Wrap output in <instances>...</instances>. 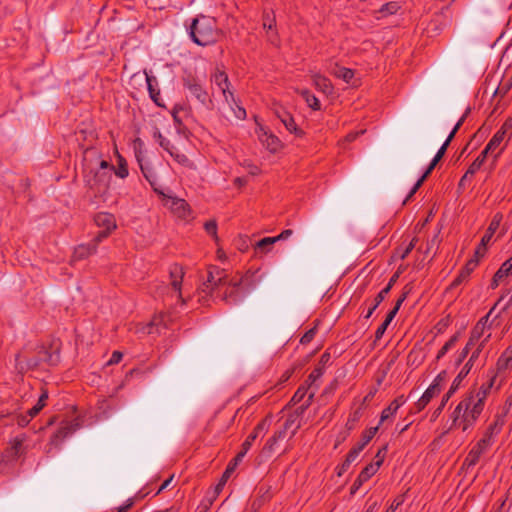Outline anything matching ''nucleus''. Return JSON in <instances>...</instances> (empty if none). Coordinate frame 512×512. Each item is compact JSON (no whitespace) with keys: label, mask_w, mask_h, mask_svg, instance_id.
Wrapping results in <instances>:
<instances>
[{"label":"nucleus","mask_w":512,"mask_h":512,"mask_svg":"<svg viewBox=\"0 0 512 512\" xmlns=\"http://www.w3.org/2000/svg\"><path fill=\"white\" fill-rule=\"evenodd\" d=\"M311 79L316 89H318L325 95L330 96L334 93V87L331 81L326 76L320 73H312Z\"/></svg>","instance_id":"nucleus-16"},{"label":"nucleus","mask_w":512,"mask_h":512,"mask_svg":"<svg viewBox=\"0 0 512 512\" xmlns=\"http://www.w3.org/2000/svg\"><path fill=\"white\" fill-rule=\"evenodd\" d=\"M462 408H466V404H460L455 407L454 411L452 412L451 419H452V427L458 425L459 422L462 420Z\"/></svg>","instance_id":"nucleus-45"},{"label":"nucleus","mask_w":512,"mask_h":512,"mask_svg":"<svg viewBox=\"0 0 512 512\" xmlns=\"http://www.w3.org/2000/svg\"><path fill=\"white\" fill-rule=\"evenodd\" d=\"M453 394H449V391L443 396L442 398V401L440 403V405L438 406V408L434 411L433 413V416L434 417H438L442 410L444 409L446 403L448 402V400L452 397Z\"/></svg>","instance_id":"nucleus-52"},{"label":"nucleus","mask_w":512,"mask_h":512,"mask_svg":"<svg viewBox=\"0 0 512 512\" xmlns=\"http://www.w3.org/2000/svg\"><path fill=\"white\" fill-rule=\"evenodd\" d=\"M267 418L260 421L253 431L248 435L246 440L242 443L241 450H243L244 453H247L249 449L251 448L253 442L257 439L259 434L263 432L267 428Z\"/></svg>","instance_id":"nucleus-19"},{"label":"nucleus","mask_w":512,"mask_h":512,"mask_svg":"<svg viewBox=\"0 0 512 512\" xmlns=\"http://www.w3.org/2000/svg\"><path fill=\"white\" fill-rule=\"evenodd\" d=\"M505 134H506L505 129L498 130L495 133V135L491 138V140L488 142L485 149L489 152L495 150L503 141Z\"/></svg>","instance_id":"nucleus-38"},{"label":"nucleus","mask_w":512,"mask_h":512,"mask_svg":"<svg viewBox=\"0 0 512 512\" xmlns=\"http://www.w3.org/2000/svg\"><path fill=\"white\" fill-rule=\"evenodd\" d=\"M510 274H512V256L506 260L494 274L490 285L491 288L495 289L498 287L499 283Z\"/></svg>","instance_id":"nucleus-18"},{"label":"nucleus","mask_w":512,"mask_h":512,"mask_svg":"<svg viewBox=\"0 0 512 512\" xmlns=\"http://www.w3.org/2000/svg\"><path fill=\"white\" fill-rule=\"evenodd\" d=\"M309 389L310 388H308L306 384H301L294 393L288 405H296L300 403L307 395Z\"/></svg>","instance_id":"nucleus-40"},{"label":"nucleus","mask_w":512,"mask_h":512,"mask_svg":"<svg viewBox=\"0 0 512 512\" xmlns=\"http://www.w3.org/2000/svg\"><path fill=\"white\" fill-rule=\"evenodd\" d=\"M399 278V272H396L394 273L391 278L389 279V282L387 283L386 287L383 288L375 297L374 299V304L372 305V307H370L367 311V313L365 314L364 318L365 319H369L373 312L376 310V308L384 301L385 297L387 296V294L390 292V290L392 289V287L395 285V283L397 282Z\"/></svg>","instance_id":"nucleus-12"},{"label":"nucleus","mask_w":512,"mask_h":512,"mask_svg":"<svg viewBox=\"0 0 512 512\" xmlns=\"http://www.w3.org/2000/svg\"><path fill=\"white\" fill-rule=\"evenodd\" d=\"M361 452V447H357L356 445L349 451L344 462L339 467L338 476H341L344 472L348 470L350 465L357 460Z\"/></svg>","instance_id":"nucleus-27"},{"label":"nucleus","mask_w":512,"mask_h":512,"mask_svg":"<svg viewBox=\"0 0 512 512\" xmlns=\"http://www.w3.org/2000/svg\"><path fill=\"white\" fill-rule=\"evenodd\" d=\"M270 488L261 486L258 489V496L251 502V512H258L259 509L271 499Z\"/></svg>","instance_id":"nucleus-21"},{"label":"nucleus","mask_w":512,"mask_h":512,"mask_svg":"<svg viewBox=\"0 0 512 512\" xmlns=\"http://www.w3.org/2000/svg\"><path fill=\"white\" fill-rule=\"evenodd\" d=\"M123 357V354L120 351H114L112 353L111 358L108 360L107 365L118 364Z\"/></svg>","instance_id":"nucleus-58"},{"label":"nucleus","mask_w":512,"mask_h":512,"mask_svg":"<svg viewBox=\"0 0 512 512\" xmlns=\"http://www.w3.org/2000/svg\"><path fill=\"white\" fill-rule=\"evenodd\" d=\"M486 251H487V245H483L482 241H481L474 252V258H477L478 260H480V258L484 257Z\"/></svg>","instance_id":"nucleus-57"},{"label":"nucleus","mask_w":512,"mask_h":512,"mask_svg":"<svg viewBox=\"0 0 512 512\" xmlns=\"http://www.w3.org/2000/svg\"><path fill=\"white\" fill-rule=\"evenodd\" d=\"M447 148H448V143H443V145L440 147V149L438 150V152L436 153V155L433 158L434 164H437L441 160V158L444 156Z\"/></svg>","instance_id":"nucleus-59"},{"label":"nucleus","mask_w":512,"mask_h":512,"mask_svg":"<svg viewBox=\"0 0 512 512\" xmlns=\"http://www.w3.org/2000/svg\"><path fill=\"white\" fill-rule=\"evenodd\" d=\"M471 370L470 365H464L462 370L459 372V374L456 376V378L453 380L452 385L450 386L449 394H454L456 390L459 388L460 383L462 380L469 374Z\"/></svg>","instance_id":"nucleus-36"},{"label":"nucleus","mask_w":512,"mask_h":512,"mask_svg":"<svg viewBox=\"0 0 512 512\" xmlns=\"http://www.w3.org/2000/svg\"><path fill=\"white\" fill-rule=\"evenodd\" d=\"M379 469V462H374L368 464L364 469L360 472L358 477L365 483L368 481Z\"/></svg>","instance_id":"nucleus-37"},{"label":"nucleus","mask_w":512,"mask_h":512,"mask_svg":"<svg viewBox=\"0 0 512 512\" xmlns=\"http://www.w3.org/2000/svg\"><path fill=\"white\" fill-rule=\"evenodd\" d=\"M227 105L228 110L230 113L239 120H244L246 118V110L240 106L236 101L235 104L232 103L231 99L229 98V102H225Z\"/></svg>","instance_id":"nucleus-34"},{"label":"nucleus","mask_w":512,"mask_h":512,"mask_svg":"<svg viewBox=\"0 0 512 512\" xmlns=\"http://www.w3.org/2000/svg\"><path fill=\"white\" fill-rule=\"evenodd\" d=\"M387 452V446H383L381 449L378 450V452L375 455V462H379V467L382 465L385 455Z\"/></svg>","instance_id":"nucleus-61"},{"label":"nucleus","mask_w":512,"mask_h":512,"mask_svg":"<svg viewBox=\"0 0 512 512\" xmlns=\"http://www.w3.org/2000/svg\"><path fill=\"white\" fill-rule=\"evenodd\" d=\"M211 82L221 91L225 102H229L230 98L232 103L235 104L234 93L231 90V83L226 72L217 68L211 75Z\"/></svg>","instance_id":"nucleus-9"},{"label":"nucleus","mask_w":512,"mask_h":512,"mask_svg":"<svg viewBox=\"0 0 512 512\" xmlns=\"http://www.w3.org/2000/svg\"><path fill=\"white\" fill-rule=\"evenodd\" d=\"M488 153H489V151H487L484 148V150L480 153V155L468 167L466 173L461 178L460 183L464 182L469 176H473L481 168V166L483 165V163L486 160Z\"/></svg>","instance_id":"nucleus-26"},{"label":"nucleus","mask_w":512,"mask_h":512,"mask_svg":"<svg viewBox=\"0 0 512 512\" xmlns=\"http://www.w3.org/2000/svg\"><path fill=\"white\" fill-rule=\"evenodd\" d=\"M183 86L187 89L191 96L207 108L213 107L212 99L209 97L208 92L203 88L201 81L195 76L188 74L182 78Z\"/></svg>","instance_id":"nucleus-6"},{"label":"nucleus","mask_w":512,"mask_h":512,"mask_svg":"<svg viewBox=\"0 0 512 512\" xmlns=\"http://www.w3.org/2000/svg\"><path fill=\"white\" fill-rule=\"evenodd\" d=\"M299 429L294 428L293 424L285 420L275 430L273 435L266 441L262 448V454L265 456H271L278 447V443L286 438H293Z\"/></svg>","instance_id":"nucleus-5"},{"label":"nucleus","mask_w":512,"mask_h":512,"mask_svg":"<svg viewBox=\"0 0 512 512\" xmlns=\"http://www.w3.org/2000/svg\"><path fill=\"white\" fill-rule=\"evenodd\" d=\"M505 424V418L502 415H496L493 422L489 424L481 439L468 452L464 465L469 467L475 466L481 456L493 445L494 438L500 434Z\"/></svg>","instance_id":"nucleus-1"},{"label":"nucleus","mask_w":512,"mask_h":512,"mask_svg":"<svg viewBox=\"0 0 512 512\" xmlns=\"http://www.w3.org/2000/svg\"><path fill=\"white\" fill-rule=\"evenodd\" d=\"M409 292H410V289H408V287H407V286H405V287H404V290H403V292H402V294H401V296L399 297V299H398V300L396 301V303H395V306H394V307H395L396 309H398V310L400 309V307H401L402 303H403V302L405 301V299L407 298V296H408Z\"/></svg>","instance_id":"nucleus-60"},{"label":"nucleus","mask_w":512,"mask_h":512,"mask_svg":"<svg viewBox=\"0 0 512 512\" xmlns=\"http://www.w3.org/2000/svg\"><path fill=\"white\" fill-rule=\"evenodd\" d=\"M406 402V399L403 395L398 396L394 399L387 408H385L380 417V424L392 417L398 409Z\"/></svg>","instance_id":"nucleus-23"},{"label":"nucleus","mask_w":512,"mask_h":512,"mask_svg":"<svg viewBox=\"0 0 512 512\" xmlns=\"http://www.w3.org/2000/svg\"><path fill=\"white\" fill-rule=\"evenodd\" d=\"M469 276L470 275L466 271L461 269V271L459 272L458 276L450 284V288H456L459 285H461L462 283L466 282L468 280Z\"/></svg>","instance_id":"nucleus-47"},{"label":"nucleus","mask_w":512,"mask_h":512,"mask_svg":"<svg viewBox=\"0 0 512 512\" xmlns=\"http://www.w3.org/2000/svg\"><path fill=\"white\" fill-rule=\"evenodd\" d=\"M502 219H503V216L500 213H496L493 216L485 234L483 235V237L481 239L483 245H488V243L491 241L493 235L499 228Z\"/></svg>","instance_id":"nucleus-24"},{"label":"nucleus","mask_w":512,"mask_h":512,"mask_svg":"<svg viewBox=\"0 0 512 512\" xmlns=\"http://www.w3.org/2000/svg\"><path fill=\"white\" fill-rule=\"evenodd\" d=\"M170 279H171V286L174 290L179 292V298L181 302L184 304L185 300L181 296V285L184 277V269L179 264H173L170 266L169 269Z\"/></svg>","instance_id":"nucleus-14"},{"label":"nucleus","mask_w":512,"mask_h":512,"mask_svg":"<svg viewBox=\"0 0 512 512\" xmlns=\"http://www.w3.org/2000/svg\"><path fill=\"white\" fill-rule=\"evenodd\" d=\"M440 391L441 388H437V384H431L415 403L417 412L422 411Z\"/></svg>","instance_id":"nucleus-17"},{"label":"nucleus","mask_w":512,"mask_h":512,"mask_svg":"<svg viewBox=\"0 0 512 512\" xmlns=\"http://www.w3.org/2000/svg\"><path fill=\"white\" fill-rule=\"evenodd\" d=\"M258 138L260 142L270 151V152H277L282 147L281 141L279 138L266 131L263 127L260 128L258 132Z\"/></svg>","instance_id":"nucleus-13"},{"label":"nucleus","mask_w":512,"mask_h":512,"mask_svg":"<svg viewBox=\"0 0 512 512\" xmlns=\"http://www.w3.org/2000/svg\"><path fill=\"white\" fill-rule=\"evenodd\" d=\"M475 344L472 343V341H469L466 343L465 347L463 348V350L461 351V353L459 354V357L458 359L456 360V365H460L464 359L467 357V355L469 354L471 348L474 346Z\"/></svg>","instance_id":"nucleus-48"},{"label":"nucleus","mask_w":512,"mask_h":512,"mask_svg":"<svg viewBox=\"0 0 512 512\" xmlns=\"http://www.w3.org/2000/svg\"><path fill=\"white\" fill-rule=\"evenodd\" d=\"M298 93L302 96V98L305 100V102L307 103V105L310 108H312L315 111H318L321 109L320 101L309 90H307V89L298 90Z\"/></svg>","instance_id":"nucleus-31"},{"label":"nucleus","mask_w":512,"mask_h":512,"mask_svg":"<svg viewBox=\"0 0 512 512\" xmlns=\"http://www.w3.org/2000/svg\"><path fill=\"white\" fill-rule=\"evenodd\" d=\"M227 274L224 269L215 265H210L207 268L206 280L200 287V292L206 296L211 295L212 292L221 285H226Z\"/></svg>","instance_id":"nucleus-7"},{"label":"nucleus","mask_w":512,"mask_h":512,"mask_svg":"<svg viewBox=\"0 0 512 512\" xmlns=\"http://www.w3.org/2000/svg\"><path fill=\"white\" fill-rule=\"evenodd\" d=\"M77 426L78 425L73 422H65L59 427L54 436L59 439H64L72 434L77 429Z\"/></svg>","instance_id":"nucleus-33"},{"label":"nucleus","mask_w":512,"mask_h":512,"mask_svg":"<svg viewBox=\"0 0 512 512\" xmlns=\"http://www.w3.org/2000/svg\"><path fill=\"white\" fill-rule=\"evenodd\" d=\"M459 403L466 404L467 406V409L462 408V420L459 422V426L462 431L465 432L474 426L483 412L484 406L481 403V399H473V397L468 394H466Z\"/></svg>","instance_id":"nucleus-4"},{"label":"nucleus","mask_w":512,"mask_h":512,"mask_svg":"<svg viewBox=\"0 0 512 512\" xmlns=\"http://www.w3.org/2000/svg\"><path fill=\"white\" fill-rule=\"evenodd\" d=\"M479 260L477 258H472L467 261L466 265L462 268L469 275L474 271V269L478 266Z\"/></svg>","instance_id":"nucleus-53"},{"label":"nucleus","mask_w":512,"mask_h":512,"mask_svg":"<svg viewBox=\"0 0 512 512\" xmlns=\"http://www.w3.org/2000/svg\"><path fill=\"white\" fill-rule=\"evenodd\" d=\"M496 379V374L492 373L490 380L487 383H484L480 386L477 391H471L467 393L469 396H472L473 399H481V403L485 406V400L487 395L490 393V390L494 384Z\"/></svg>","instance_id":"nucleus-22"},{"label":"nucleus","mask_w":512,"mask_h":512,"mask_svg":"<svg viewBox=\"0 0 512 512\" xmlns=\"http://www.w3.org/2000/svg\"><path fill=\"white\" fill-rule=\"evenodd\" d=\"M458 341V334L453 335L438 351L437 359L442 358Z\"/></svg>","instance_id":"nucleus-44"},{"label":"nucleus","mask_w":512,"mask_h":512,"mask_svg":"<svg viewBox=\"0 0 512 512\" xmlns=\"http://www.w3.org/2000/svg\"><path fill=\"white\" fill-rule=\"evenodd\" d=\"M110 231L102 230L98 232V234L94 237V239L90 243H95L96 248L98 247V244L103 240L106 239L110 235Z\"/></svg>","instance_id":"nucleus-56"},{"label":"nucleus","mask_w":512,"mask_h":512,"mask_svg":"<svg viewBox=\"0 0 512 512\" xmlns=\"http://www.w3.org/2000/svg\"><path fill=\"white\" fill-rule=\"evenodd\" d=\"M145 80L147 83V88L149 92V96L151 100L158 106V107H165L164 103L162 102V98L160 96V89L158 88V81L155 76L149 75L147 72H145Z\"/></svg>","instance_id":"nucleus-15"},{"label":"nucleus","mask_w":512,"mask_h":512,"mask_svg":"<svg viewBox=\"0 0 512 512\" xmlns=\"http://www.w3.org/2000/svg\"><path fill=\"white\" fill-rule=\"evenodd\" d=\"M485 342H486V340L482 341L478 345V347L473 351V353L471 354V356H470L469 360L467 361L466 365H470V367L472 368L474 361L479 357L482 349L484 348Z\"/></svg>","instance_id":"nucleus-50"},{"label":"nucleus","mask_w":512,"mask_h":512,"mask_svg":"<svg viewBox=\"0 0 512 512\" xmlns=\"http://www.w3.org/2000/svg\"><path fill=\"white\" fill-rule=\"evenodd\" d=\"M362 416V409L358 408L354 412H352L349 415V418L345 424L347 430H353L355 428L356 423L359 421V419Z\"/></svg>","instance_id":"nucleus-42"},{"label":"nucleus","mask_w":512,"mask_h":512,"mask_svg":"<svg viewBox=\"0 0 512 512\" xmlns=\"http://www.w3.org/2000/svg\"><path fill=\"white\" fill-rule=\"evenodd\" d=\"M308 408L309 407L307 406V404L302 403L293 412L289 413L287 415L286 419L289 421L290 424H293L294 428L300 429V427H301L300 418L302 417V415Z\"/></svg>","instance_id":"nucleus-28"},{"label":"nucleus","mask_w":512,"mask_h":512,"mask_svg":"<svg viewBox=\"0 0 512 512\" xmlns=\"http://www.w3.org/2000/svg\"><path fill=\"white\" fill-rule=\"evenodd\" d=\"M330 73L337 78L342 79L346 83H349L354 77V71L350 68L341 67L338 64L330 70Z\"/></svg>","instance_id":"nucleus-29"},{"label":"nucleus","mask_w":512,"mask_h":512,"mask_svg":"<svg viewBox=\"0 0 512 512\" xmlns=\"http://www.w3.org/2000/svg\"><path fill=\"white\" fill-rule=\"evenodd\" d=\"M26 440L27 436L25 434H20L11 439L8 443V447L2 454L3 459L7 461H14L24 455L26 453V447H24Z\"/></svg>","instance_id":"nucleus-10"},{"label":"nucleus","mask_w":512,"mask_h":512,"mask_svg":"<svg viewBox=\"0 0 512 512\" xmlns=\"http://www.w3.org/2000/svg\"><path fill=\"white\" fill-rule=\"evenodd\" d=\"M497 370L499 372L508 370L512 367V350H505L501 356L498 358L497 363Z\"/></svg>","instance_id":"nucleus-30"},{"label":"nucleus","mask_w":512,"mask_h":512,"mask_svg":"<svg viewBox=\"0 0 512 512\" xmlns=\"http://www.w3.org/2000/svg\"><path fill=\"white\" fill-rule=\"evenodd\" d=\"M315 333H316V328H312L310 330H308L300 339V343L301 344H308L310 343L314 336H315Z\"/></svg>","instance_id":"nucleus-55"},{"label":"nucleus","mask_w":512,"mask_h":512,"mask_svg":"<svg viewBox=\"0 0 512 512\" xmlns=\"http://www.w3.org/2000/svg\"><path fill=\"white\" fill-rule=\"evenodd\" d=\"M503 297H501L498 302L490 309V311L487 313V315H485L484 317H482L476 324L478 326H481V328H483L485 330L486 326H487V323H488V319L490 317V315L493 313V311L495 310L496 306L502 301Z\"/></svg>","instance_id":"nucleus-51"},{"label":"nucleus","mask_w":512,"mask_h":512,"mask_svg":"<svg viewBox=\"0 0 512 512\" xmlns=\"http://www.w3.org/2000/svg\"><path fill=\"white\" fill-rule=\"evenodd\" d=\"M94 221L98 227H102L103 230L110 232H112L117 227L115 217L107 212L96 214Z\"/></svg>","instance_id":"nucleus-20"},{"label":"nucleus","mask_w":512,"mask_h":512,"mask_svg":"<svg viewBox=\"0 0 512 512\" xmlns=\"http://www.w3.org/2000/svg\"><path fill=\"white\" fill-rule=\"evenodd\" d=\"M274 113L290 133L299 138L304 136V131L296 125L293 116L288 111L279 107L274 110Z\"/></svg>","instance_id":"nucleus-11"},{"label":"nucleus","mask_w":512,"mask_h":512,"mask_svg":"<svg viewBox=\"0 0 512 512\" xmlns=\"http://www.w3.org/2000/svg\"><path fill=\"white\" fill-rule=\"evenodd\" d=\"M399 9H400V5L397 2H389V3L384 4L380 8L379 12L382 15L387 16V15L395 14Z\"/></svg>","instance_id":"nucleus-43"},{"label":"nucleus","mask_w":512,"mask_h":512,"mask_svg":"<svg viewBox=\"0 0 512 512\" xmlns=\"http://www.w3.org/2000/svg\"><path fill=\"white\" fill-rule=\"evenodd\" d=\"M379 429V426L376 427H370L369 429H366L362 435L361 440L356 444L357 447H361V450L366 447V445L373 439V437L376 435L377 431Z\"/></svg>","instance_id":"nucleus-35"},{"label":"nucleus","mask_w":512,"mask_h":512,"mask_svg":"<svg viewBox=\"0 0 512 512\" xmlns=\"http://www.w3.org/2000/svg\"><path fill=\"white\" fill-rule=\"evenodd\" d=\"M323 373L324 368L322 366H316L303 384H306L308 388L312 389L315 386V382L323 375Z\"/></svg>","instance_id":"nucleus-39"},{"label":"nucleus","mask_w":512,"mask_h":512,"mask_svg":"<svg viewBox=\"0 0 512 512\" xmlns=\"http://www.w3.org/2000/svg\"><path fill=\"white\" fill-rule=\"evenodd\" d=\"M403 503V498L399 497L393 500L392 504L387 508L386 512H395L396 509Z\"/></svg>","instance_id":"nucleus-64"},{"label":"nucleus","mask_w":512,"mask_h":512,"mask_svg":"<svg viewBox=\"0 0 512 512\" xmlns=\"http://www.w3.org/2000/svg\"><path fill=\"white\" fill-rule=\"evenodd\" d=\"M141 171L144 175V177L149 181L151 186L154 188V191L163 195V200L165 201L164 204L168 206L173 212H175L179 217H186L188 214V204L184 199H179L171 196H166L162 191H159L155 187V180L151 178V176L146 172L144 167L141 165Z\"/></svg>","instance_id":"nucleus-8"},{"label":"nucleus","mask_w":512,"mask_h":512,"mask_svg":"<svg viewBox=\"0 0 512 512\" xmlns=\"http://www.w3.org/2000/svg\"><path fill=\"white\" fill-rule=\"evenodd\" d=\"M204 229L215 240L218 239V236H217V223H216L215 220H209V221L205 222Z\"/></svg>","instance_id":"nucleus-46"},{"label":"nucleus","mask_w":512,"mask_h":512,"mask_svg":"<svg viewBox=\"0 0 512 512\" xmlns=\"http://www.w3.org/2000/svg\"><path fill=\"white\" fill-rule=\"evenodd\" d=\"M388 326H389V324H388L387 322H383V323H382V324L377 328V330H376V332H375V339H376V340H380V339L383 337V335H384V333H385V331H386V329H387V327H388Z\"/></svg>","instance_id":"nucleus-63"},{"label":"nucleus","mask_w":512,"mask_h":512,"mask_svg":"<svg viewBox=\"0 0 512 512\" xmlns=\"http://www.w3.org/2000/svg\"><path fill=\"white\" fill-rule=\"evenodd\" d=\"M189 34L192 41L199 46L214 44L221 36L216 20L204 15H200L192 21Z\"/></svg>","instance_id":"nucleus-2"},{"label":"nucleus","mask_w":512,"mask_h":512,"mask_svg":"<svg viewBox=\"0 0 512 512\" xmlns=\"http://www.w3.org/2000/svg\"><path fill=\"white\" fill-rule=\"evenodd\" d=\"M276 242L274 237H265L256 243V247L264 249L265 247L271 246Z\"/></svg>","instance_id":"nucleus-54"},{"label":"nucleus","mask_w":512,"mask_h":512,"mask_svg":"<svg viewBox=\"0 0 512 512\" xmlns=\"http://www.w3.org/2000/svg\"><path fill=\"white\" fill-rule=\"evenodd\" d=\"M113 171L120 178H126L128 176V167L126 160L120 154H118V168H114Z\"/></svg>","instance_id":"nucleus-41"},{"label":"nucleus","mask_w":512,"mask_h":512,"mask_svg":"<svg viewBox=\"0 0 512 512\" xmlns=\"http://www.w3.org/2000/svg\"><path fill=\"white\" fill-rule=\"evenodd\" d=\"M134 505V498H129L125 504L119 506L116 511L117 512H128L129 509L132 508V506Z\"/></svg>","instance_id":"nucleus-62"},{"label":"nucleus","mask_w":512,"mask_h":512,"mask_svg":"<svg viewBox=\"0 0 512 512\" xmlns=\"http://www.w3.org/2000/svg\"><path fill=\"white\" fill-rule=\"evenodd\" d=\"M484 329L481 328V326H478L477 324L474 326V328L471 331L469 341H472V343L476 344V342L481 338L483 335Z\"/></svg>","instance_id":"nucleus-49"},{"label":"nucleus","mask_w":512,"mask_h":512,"mask_svg":"<svg viewBox=\"0 0 512 512\" xmlns=\"http://www.w3.org/2000/svg\"><path fill=\"white\" fill-rule=\"evenodd\" d=\"M99 170H95L86 165L84 168V179L90 188L101 191L108 186L111 178L110 171L114 170V166L106 160H100L98 163Z\"/></svg>","instance_id":"nucleus-3"},{"label":"nucleus","mask_w":512,"mask_h":512,"mask_svg":"<svg viewBox=\"0 0 512 512\" xmlns=\"http://www.w3.org/2000/svg\"><path fill=\"white\" fill-rule=\"evenodd\" d=\"M96 252V244L95 243H87L78 245L72 256V260H83L89 257L90 255Z\"/></svg>","instance_id":"nucleus-25"},{"label":"nucleus","mask_w":512,"mask_h":512,"mask_svg":"<svg viewBox=\"0 0 512 512\" xmlns=\"http://www.w3.org/2000/svg\"><path fill=\"white\" fill-rule=\"evenodd\" d=\"M153 137L164 150L171 156H174V146L161 134L158 128L154 129Z\"/></svg>","instance_id":"nucleus-32"}]
</instances>
